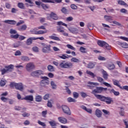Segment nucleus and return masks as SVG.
Returning <instances> with one entry per match:
<instances>
[{"label": "nucleus", "mask_w": 128, "mask_h": 128, "mask_svg": "<svg viewBox=\"0 0 128 128\" xmlns=\"http://www.w3.org/2000/svg\"><path fill=\"white\" fill-rule=\"evenodd\" d=\"M52 64L56 66L59 65L60 68H72V63L68 62L64 60H62L60 64L58 62L54 61Z\"/></svg>", "instance_id": "f03ea898"}, {"label": "nucleus", "mask_w": 128, "mask_h": 128, "mask_svg": "<svg viewBox=\"0 0 128 128\" xmlns=\"http://www.w3.org/2000/svg\"><path fill=\"white\" fill-rule=\"evenodd\" d=\"M26 28H28V26H26V24H24L22 26L18 27V30H20V32H24V30H26Z\"/></svg>", "instance_id": "dca6fc26"}, {"label": "nucleus", "mask_w": 128, "mask_h": 128, "mask_svg": "<svg viewBox=\"0 0 128 128\" xmlns=\"http://www.w3.org/2000/svg\"><path fill=\"white\" fill-rule=\"evenodd\" d=\"M15 56H22V52L20 50H17L15 52Z\"/></svg>", "instance_id": "338daca9"}, {"label": "nucleus", "mask_w": 128, "mask_h": 128, "mask_svg": "<svg viewBox=\"0 0 128 128\" xmlns=\"http://www.w3.org/2000/svg\"><path fill=\"white\" fill-rule=\"evenodd\" d=\"M120 109L121 110L120 112V114L122 116H124V107H120Z\"/></svg>", "instance_id": "f704fd0d"}, {"label": "nucleus", "mask_w": 128, "mask_h": 128, "mask_svg": "<svg viewBox=\"0 0 128 128\" xmlns=\"http://www.w3.org/2000/svg\"><path fill=\"white\" fill-rule=\"evenodd\" d=\"M102 74H103L104 78V80H108V74L106 72L105 70H103Z\"/></svg>", "instance_id": "473e14b6"}, {"label": "nucleus", "mask_w": 128, "mask_h": 128, "mask_svg": "<svg viewBox=\"0 0 128 128\" xmlns=\"http://www.w3.org/2000/svg\"><path fill=\"white\" fill-rule=\"evenodd\" d=\"M50 18H52L54 20H58V15L54 12H51L50 14Z\"/></svg>", "instance_id": "2eb2a0df"}, {"label": "nucleus", "mask_w": 128, "mask_h": 128, "mask_svg": "<svg viewBox=\"0 0 128 128\" xmlns=\"http://www.w3.org/2000/svg\"><path fill=\"white\" fill-rule=\"evenodd\" d=\"M106 68L108 70H114L116 66H114V64L110 62L107 64Z\"/></svg>", "instance_id": "ddd939ff"}, {"label": "nucleus", "mask_w": 128, "mask_h": 128, "mask_svg": "<svg viewBox=\"0 0 128 128\" xmlns=\"http://www.w3.org/2000/svg\"><path fill=\"white\" fill-rule=\"evenodd\" d=\"M87 68H94V64L92 62H90L88 64Z\"/></svg>", "instance_id": "72a5a7b5"}, {"label": "nucleus", "mask_w": 128, "mask_h": 128, "mask_svg": "<svg viewBox=\"0 0 128 128\" xmlns=\"http://www.w3.org/2000/svg\"><path fill=\"white\" fill-rule=\"evenodd\" d=\"M36 40V38H34V37L30 38L27 40L26 44L28 46H30V44H32V40Z\"/></svg>", "instance_id": "6ab92c4d"}, {"label": "nucleus", "mask_w": 128, "mask_h": 128, "mask_svg": "<svg viewBox=\"0 0 128 128\" xmlns=\"http://www.w3.org/2000/svg\"><path fill=\"white\" fill-rule=\"evenodd\" d=\"M58 120L60 122L64 124H66L68 122V120L64 117H58Z\"/></svg>", "instance_id": "9b49d317"}, {"label": "nucleus", "mask_w": 128, "mask_h": 128, "mask_svg": "<svg viewBox=\"0 0 128 128\" xmlns=\"http://www.w3.org/2000/svg\"><path fill=\"white\" fill-rule=\"evenodd\" d=\"M36 30H37L36 28H35L32 30L31 32H33L34 34H44L48 32V31L46 30H40L38 31H36Z\"/></svg>", "instance_id": "423d86ee"}, {"label": "nucleus", "mask_w": 128, "mask_h": 128, "mask_svg": "<svg viewBox=\"0 0 128 128\" xmlns=\"http://www.w3.org/2000/svg\"><path fill=\"white\" fill-rule=\"evenodd\" d=\"M103 84L106 86H108V88H112V85L106 82H103Z\"/></svg>", "instance_id": "052dcab7"}, {"label": "nucleus", "mask_w": 128, "mask_h": 128, "mask_svg": "<svg viewBox=\"0 0 128 128\" xmlns=\"http://www.w3.org/2000/svg\"><path fill=\"white\" fill-rule=\"evenodd\" d=\"M58 58H62V60H66V58H72V56L68 55L67 54H62V56L58 55Z\"/></svg>", "instance_id": "9d476101"}, {"label": "nucleus", "mask_w": 128, "mask_h": 128, "mask_svg": "<svg viewBox=\"0 0 128 128\" xmlns=\"http://www.w3.org/2000/svg\"><path fill=\"white\" fill-rule=\"evenodd\" d=\"M35 4H36V6H38V8H40V6H42V2H38V1H36V2H35Z\"/></svg>", "instance_id": "3c124183"}, {"label": "nucleus", "mask_w": 128, "mask_h": 128, "mask_svg": "<svg viewBox=\"0 0 128 128\" xmlns=\"http://www.w3.org/2000/svg\"><path fill=\"white\" fill-rule=\"evenodd\" d=\"M80 96H82L84 98H86L88 96V94H86V93L84 92H80Z\"/></svg>", "instance_id": "09e8293b"}, {"label": "nucleus", "mask_w": 128, "mask_h": 128, "mask_svg": "<svg viewBox=\"0 0 128 128\" xmlns=\"http://www.w3.org/2000/svg\"><path fill=\"white\" fill-rule=\"evenodd\" d=\"M57 24H58V26H66V28H68V24L63 22L62 21L57 22Z\"/></svg>", "instance_id": "7c9ffc66"}, {"label": "nucleus", "mask_w": 128, "mask_h": 128, "mask_svg": "<svg viewBox=\"0 0 128 128\" xmlns=\"http://www.w3.org/2000/svg\"><path fill=\"white\" fill-rule=\"evenodd\" d=\"M77 30L76 28H70L69 29V31L70 32H72V34H74L76 32Z\"/></svg>", "instance_id": "79ce46f5"}, {"label": "nucleus", "mask_w": 128, "mask_h": 128, "mask_svg": "<svg viewBox=\"0 0 128 128\" xmlns=\"http://www.w3.org/2000/svg\"><path fill=\"white\" fill-rule=\"evenodd\" d=\"M71 62H80V60L76 58H72L71 59Z\"/></svg>", "instance_id": "c03bdc74"}, {"label": "nucleus", "mask_w": 128, "mask_h": 128, "mask_svg": "<svg viewBox=\"0 0 128 128\" xmlns=\"http://www.w3.org/2000/svg\"><path fill=\"white\" fill-rule=\"evenodd\" d=\"M120 46L122 48H128V43H126V42L121 43Z\"/></svg>", "instance_id": "c9c22d12"}, {"label": "nucleus", "mask_w": 128, "mask_h": 128, "mask_svg": "<svg viewBox=\"0 0 128 128\" xmlns=\"http://www.w3.org/2000/svg\"><path fill=\"white\" fill-rule=\"evenodd\" d=\"M119 38H120V40H125V42H128V38L121 36Z\"/></svg>", "instance_id": "5fc2aeb1"}, {"label": "nucleus", "mask_w": 128, "mask_h": 128, "mask_svg": "<svg viewBox=\"0 0 128 128\" xmlns=\"http://www.w3.org/2000/svg\"><path fill=\"white\" fill-rule=\"evenodd\" d=\"M66 46L70 50H76V48L72 46L71 44H68L66 45Z\"/></svg>", "instance_id": "a19ab883"}, {"label": "nucleus", "mask_w": 128, "mask_h": 128, "mask_svg": "<svg viewBox=\"0 0 128 128\" xmlns=\"http://www.w3.org/2000/svg\"><path fill=\"white\" fill-rule=\"evenodd\" d=\"M104 18H106V20L107 22H110V24H112V22H110V20H112V17L110 16H108L106 15L104 16Z\"/></svg>", "instance_id": "cd10ccee"}, {"label": "nucleus", "mask_w": 128, "mask_h": 128, "mask_svg": "<svg viewBox=\"0 0 128 128\" xmlns=\"http://www.w3.org/2000/svg\"><path fill=\"white\" fill-rule=\"evenodd\" d=\"M41 6L43 8V10H48L50 8V6H48V4H44V3H42V4H41Z\"/></svg>", "instance_id": "c85d7f7f"}, {"label": "nucleus", "mask_w": 128, "mask_h": 128, "mask_svg": "<svg viewBox=\"0 0 128 128\" xmlns=\"http://www.w3.org/2000/svg\"><path fill=\"white\" fill-rule=\"evenodd\" d=\"M31 76H38V74L36 72V70L32 72L31 73Z\"/></svg>", "instance_id": "bf43d9fd"}, {"label": "nucleus", "mask_w": 128, "mask_h": 128, "mask_svg": "<svg viewBox=\"0 0 128 128\" xmlns=\"http://www.w3.org/2000/svg\"><path fill=\"white\" fill-rule=\"evenodd\" d=\"M110 93L112 94H114V96H118L120 94V92H116L114 90V89H112L110 90Z\"/></svg>", "instance_id": "393cba45"}, {"label": "nucleus", "mask_w": 128, "mask_h": 128, "mask_svg": "<svg viewBox=\"0 0 128 128\" xmlns=\"http://www.w3.org/2000/svg\"><path fill=\"white\" fill-rule=\"evenodd\" d=\"M62 110L64 112V113L70 116V114H72V112H70V108L66 105L62 106Z\"/></svg>", "instance_id": "0eeeda50"}, {"label": "nucleus", "mask_w": 128, "mask_h": 128, "mask_svg": "<svg viewBox=\"0 0 128 128\" xmlns=\"http://www.w3.org/2000/svg\"><path fill=\"white\" fill-rule=\"evenodd\" d=\"M120 12L123 14H128V10L125 8L120 9Z\"/></svg>", "instance_id": "e2e57ef3"}, {"label": "nucleus", "mask_w": 128, "mask_h": 128, "mask_svg": "<svg viewBox=\"0 0 128 128\" xmlns=\"http://www.w3.org/2000/svg\"><path fill=\"white\" fill-rule=\"evenodd\" d=\"M0 100H2V102H6L8 100V98H6L4 96H1Z\"/></svg>", "instance_id": "69168bd1"}, {"label": "nucleus", "mask_w": 128, "mask_h": 128, "mask_svg": "<svg viewBox=\"0 0 128 128\" xmlns=\"http://www.w3.org/2000/svg\"><path fill=\"white\" fill-rule=\"evenodd\" d=\"M42 78L44 80L41 81L42 84H48V81H46V80H48V77L46 76L42 77Z\"/></svg>", "instance_id": "b1692460"}, {"label": "nucleus", "mask_w": 128, "mask_h": 128, "mask_svg": "<svg viewBox=\"0 0 128 128\" xmlns=\"http://www.w3.org/2000/svg\"><path fill=\"white\" fill-rule=\"evenodd\" d=\"M96 116H97V118H101L102 116V112L100 110L98 109H96L95 112Z\"/></svg>", "instance_id": "aec40b11"}, {"label": "nucleus", "mask_w": 128, "mask_h": 128, "mask_svg": "<svg viewBox=\"0 0 128 128\" xmlns=\"http://www.w3.org/2000/svg\"><path fill=\"white\" fill-rule=\"evenodd\" d=\"M68 102H76L75 99L70 97L68 98Z\"/></svg>", "instance_id": "ea45409f"}, {"label": "nucleus", "mask_w": 128, "mask_h": 128, "mask_svg": "<svg viewBox=\"0 0 128 128\" xmlns=\"http://www.w3.org/2000/svg\"><path fill=\"white\" fill-rule=\"evenodd\" d=\"M80 50L82 54H85L86 50V48L82 46H81V47H80Z\"/></svg>", "instance_id": "37998d69"}, {"label": "nucleus", "mask_w": 128, "mask_h": 128, "mask_svg": "<svg viewBox=\"0 0 128 128\" xmlns=\"http://www.w3.org/2000/svg\"><path fill=\"white\" fill-rule=\"evenodd\" d=\"M22 100H28L30 102H33L34 96L32 95L26 96L24 98H22Z\"/></svg>", "instance_id": "4468645a"}, {"label": "nucleus", "mask_w": 128, "mask_h": 128, "mask_svg": "<svg viewBox=\"0 0 128 128\" xmlns=\"http://www.w3.org/2000/svg\"><path fill=\"white\" fill-rule=\"evenodd\" d=\"M18 6L19 8H21V10H25L26 6H24V4L22 2H18Z\"/></svg>", "instance_id": "5701e85b"}, {"label": "nucleus", "mask_w": 128, "mask_h": 128, "mask_svg": "<svg viewBox=\"0 0 128 128\" xmlns=\"http://www.w3.org/2000/svg\"><path fill=\"white\" fill-rule=\"evenodd\" d=\"M42 46H43L42 48V52L44 54H48V52H52V46L50 44L48 45L42 43Z\"/></svg>", "instance_id": "20e7f679"}, {"label": "nucleus", "mask_w": 128, "mask_h": 128, "mask_svg": "<svg viewBox=\"0 0 128 128\" xmlns=\"http://www.w3.org/2000/svg\"><path fill=\"white\" fill-rule=\"evenodd\" d=\"M33 52H38V48L36 46H34L32 48Z\"/></svg>", "instance_id": "0e129e2a"}, {"label": "nucleus", "mask_w": 128, "mask_h": 128, "mask_svg": "<svg viewBox=\"0 0 128 128\" xmlns=\"http://www.w3.org/2000/svg\"><path fill=\"white\" fill-rule=\"evenodd\" d=\"M49 124L52 128H55L56 126V122L55 121H50Z\"/></svg>", "instance_id": "bb28decb"}, {"label": "nucleus", "mask_w": 128, "mask_h": 128, "mask_svg": "<svg viewBox=\"0 0 128 128\" xmlns=\"http://www.w3.org/2000/svg\"><path fill=\"white\" fill-rule=\"evenodd\" d=\"M51 86H52V90H56V84H54V82L52 81L50 82Z\"/></svg>", "instance_id": "2f4dec72"}, {"label": "nucleus", "mask_w": 128, "mask_h": 128, "mask_svg": "<svg viewBox=\"0 0 128 128\" xmlns=\"http://www.w3.org/2000/svg\"><path fill=\"white\" fill-rule=\"evenodd\" d=\"M12 70H14V66L12 64H10L8 66H4V68L0 69L1 74L4 76L6 74L10 72Z\"/></svg>", "instance_id": "7ed1b4c3"}, {"label": "nucleus", "mask_w": 128, "mask_h": 128, "mask_svg": "<svg viewBox=\"0 0 128 128\" xmlns=\"http://www.w3.org/2000/svg\"><path fill=\"white\" fill-rule=\"evenodd\" d=\"M19 36H20V35L18 34L15 35L11 36V38H15V39L18 38Z\"/></svg>", "instance_id": "6e6d98bb"}, {"label": "nucleus", "mask_w": 128, "mask_h": 128, "mask_svg": "<svg viewBox=\"0 0 128 128\" xmlns=\"http://www.w3.org/2000/svg\"><path fill=\"white\" fill-rule=\"evenodd\" d=\"M35 100H36V102H42V96L38 95L36 96Z\"/></svg>", "instance_id": "a878e982"}, {"label": "nucleus", "mask_w": 128, "mask_h": 128, "mask_svg": "<svg viewBox=\"0 0 128 128\" xmlns=\"http://www.w3.org/2000/svg\"><path fill=\"white\" fill-rule=\"evenodd\" d=\"M18 10V9H16V8H12L11 10V12L12 14H16Z\"/></svg>", "instance_id": "4d7b16f0"}, {"label": "nucleus", "mask_w": 128, "mask_h": 128, "mask_svg": "<svg viewBox=\"0 0 128 128\" xmlns=\"http://www.w3.org/2000/svg\"><path fill=\"white\" fill-rule=\"evenodd\" d=\"M88 84L87 86H88L90 90H94V86H100V84L98 82H88Z\"/></svg>", "instance_id": "1a4fd4ad"}, {"label": "nucleus", "mask_w": 128, "mask_h": 128, "mask_svg": "<svg viewBox=\"0 0 128 128\" xmlns=\"http://www.w3.org/2000/svg\"><path fill=\"white\" fill-rule=\"evenodd\" d=\"M86 74H89V75L90 76H92V78H93L96 76V75H94V74L92 72H90V71L87 70V71H86Z\"/></svg>", "instance_id": "58836bf2"}, {"label": "nucleus", "mask_w": 128, "mask_h": 128, "mask_svg": "<svg viewBox=\"0 0 128 128\" xmlns=\"http://www.w3.org/2000/svg\"><path fill=\"white\" fill-rule=\"evenodd\" d=\"M57 30L58 32H64V28L60 26L59 27L57 28Z\"/></svg>", "instance_id": "c756f323"}, {"label": "nucleus", "mask_w": 128, "mask_h": 128, "mask_svg": "<svg viewBox=\"0 0 128 128\" xmlns=\"http://www.w3.org/2000/svg\"><path fill=\"white\" fill-rule=\"evenodd\" d=\"M70 8L72 10H78V6L74 4H72L70 5Z\"/></svg>", "instance_id": "de8ad7c7"}, {"label": "nucleus", "mask_w": 128, "mask_h": 128, "mask_svg": "<svg viewBox=\"0 0 128 128\" xmlns=\"http://www.w3.org/2000/svg\"><path fill=\"white\" fill-rule=\"evenodd\" d=\"M121 90H126L128 92V86H124L122 87L121 86V88H120Z\"/></svg>", "instance_id": "680f3d73"}, {"label": "nucleus", "mask_w": 128, "mask_h": 128, "mask_svg": "<svg viewBox=\"0 0 128 128\" xmlns=\"http://www.w3.org/2000/svg\"><path fill=\"white\" fill-rule=\"evenodd\" d=\"M37 76H41V74H44V72L40 70H36Z\"/></svg>", "instance_id": "a18cd8bd"}, {"label": "nucleus", "mask_w": 128, "mask_h": 128, "mask_svg": "<svg viewBox=\"0 0 128 128\" xmlns=\"http://www.w3.org/2000/svg\"><path fill=\"white\" fill-rule=\"evenodd\" d=\"M0 85L1 86H6V80H2L0 82Z\"/></svg>", "instance_id": "49530a36"}, {"label": "nucleus", "mask_w": 128, "mask_h": 128, "mask_svg": "<svg viewBox=\"0 0 128 128\" xmlns=\"http://www.w3.org/2000/svg\"><path fill=\"white\" fill-rule=\"evenodd\" d=\"M48 70L49 72H54V70L53 66L52 65H48Z\"/></svg>", "instance_id": "e433bc0d"}, {"label": "nucleus", "mask_w": 128, "mask_h": 128, "mask_svg": "<svg viewBox=\"0 0 128 128\" xmlns=\"http://www.w3.org/2000/svg\"><path fill=\"white\" fill-rule=\"evenodd\" d=\"M56 34H54L52 36H49V38H50L51 40H60V38L56 36Z\"/></svg>", "instance_id": "a211bd4d"}, {"label": "nucleus", "mask_w": 128, "mask_h": 128, "mask_svg": "<svg viewBox=\"0 0 128 128\" xmlns=\"http://www.w3.org/2000/svg\"><path fill=\"white\" fill-rule=\"evenodd\" d=\"M38 124H40V126H46V123L44 122H40V120H38Z\"/></svg>", "instance_id": "8fccbe9b"}, {"label": "nucleus", "mask_w": 128, "mask_h": 128, "mask_svg": "<svg viewBox=\"0 0 128 128\" xmlns=\"http://www.w3.org/2000/svg\"><path fill=\"white\" fill-rule=\"evenodd\" d=\"M22 60H24V62H28V60H30V58H28L26 56H22L21 58Z\"/></svg>", "instance_id": "4c0bfd02"}, {"label": "nucleus", "mask_w": 128, "mask_h": 128, "mask_svg": "<svg viewBox=\"0 0 128 128\" xmlns=\"http://www.w3.org/2000/svg\"><path fill=\"white\" fill-rule=\"evenodd\" d=\"M98 44L99 46H101L102 48H105L106 50H110V45L108 44L106 42L102 40H98Z\"/></svg>", "instance_id": "39448f33"}, {"label": "nucleus", "mask_w": 128, "mask_h": 128, "mask_svg": "<svg viewBox=\"0 0 128 128\" xmlns=\"http://www.w3.org/2000/svg\"><path fill=\"white\" fill-rule=\"evenodd\" d=\"M97 80L99 82H104V79L100 77H97Z\"/></svg>", "instance_id": "774afa93"}, {"label": "nucleus", "mask_w": 128, "mask_h": 128, "mask_svg": "<svg viewBox=\"0 0 128 128\" xmlns=\"http://www.w3.org/2000/svg\"><path fill=\"white\" fill-rule=\"evenodd\" d=\"M78 93L76 92H73V96L74 98H78Z\"/></svg>", "instance_id": "603ef678"}, {"label": "nucleus", "mask_w": 128, "mask_h": 128, "mask_svg": "<svg viewBox=\"0 0 128 128\" xmlns=\"http://www.w3.org/2000/svg\"><path fill=\"white\" fill-rule=\"evenodd\" d=\"M5 24H8L14 25L16 24V21L14 20H6L4 21Z\"/></svg>", "instance_id": "f3484780"}, {"label": "nucleus", "mask_w": 128, "mask_h": 128, "mask_svg": "<svg viewBox=\"0 0 128 128\" xmlns=\"http://www.w3.org/2000/svg\"><path fill=\"white\" fill-rule=\"evenodd\" d=\"M108 88H104V87L96 86V89H94L92 92V94H94V96L98 99L100 100V102H104L107 104H110L112 102H114L112 98L110 97H106L102 95L96 94H102V92H106Z\"/></svg>", "instance_id": "f257e3e1"}, {"label": "nucleus", "mask_w": 128, "mask_h": 128, "mask_svg": "<svg viewBox=\"0 0 128 128\" xmlns=\"http://www.w3.org/2000/svg\"><path fill=\"white\" fill-rule=\"evenodd\" d=\"M66 22H72L74 20V18L72 16H69L66 18Z\"/></svg>", "instance_id": "13d9d810"}, {"label": "nucleus", "mask_w": 128, "mask_h": 128, "mask_svg": "<svg viewBox=\"0 0 128 128\" xmlns=\"http://www.w3.org/2000/svg\"><path fill=\"white\" fill-rule=\"evenodd\" d=\"M61 11L63 14H65L68 12V10H66V8H62L61 10Z\"/></svg>", "instance_id": "864d4df0"}, {"label": "nucleus", "mask_w": 128, "mask_h": 128, "mask_svg": "<svg viewBox=\"0 0 128 128\" xmlns=\"http://www.w3.org/2000/svg\"><path fill=\"white\" fill-rule=\"evenodd\" d=\"M36 66H34V64L33 62H30L27 64L26 65V70L28 72H32L34 68Z\"/></svg>", "instance_id": "6e6552de"}, {"label": "nucleus", "mask_w": 128, "mask_h": 128, "mask_svg": "<svg viewBox=\"0 0 128 128\" xmlns=\"http://www.w3.org/2000/svg\"><path fill=\"white\" fill-rule=\"evenodd\" d=\"M16 90H20L21 92H22L24 90V86H22V83H16Z\"/></svg>", "instance_id": "f8f14e48"}, {"label": "nucleus", "mask_w": 128, "mask_h": 128, "mask_svg": "<svg viewBox=\"0 0 128 128\" xmlns=\"http://www.w3.org/2000/svg\"><path fill=\"white\" fill-rule=\"evenodd\" d=\"M112 82L114 86H118V88H122V86H120V85L119 84L120 82L118 80H113Z\"/></svg>", "instance_id": "4be33fe9"}, {"label": "nucleus", "mask_w": 128, "mask_h": 128, "mask_svg": "<svg viewBox=\"0 0 128 128\" xmlns=\"http://www.w3.org/2000/svg\"><path fill=\"white\" fill-rule=\"evenodd\" d=\"M117 2L120 6H128V4L122 0H117Z\"/></svg>", "instance_id": "412c9836"}]
</instances>
